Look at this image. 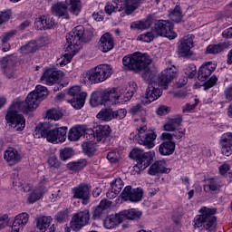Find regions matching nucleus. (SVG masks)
Returning a JSON list of instances; mask_svg holds the SVG:
<instances>
[{
    "mask_svg": "<svg viewBox=\"0 0 232 232\" xmlns=\"http://www.w3.org/2000/svg\"><path fill=\"white\" fill-rule=\"evenodd\" d=\"M122 63L123 66L128 68V70H132L136 72H142V78L149 84L145 93V99H147L146 102H153V101H157V99L162 95L160 89L155 88L153 84H151V81L155 78V74H153L149 67L150 64H151V59H150L148 54L134 53L124 56Z\"/></svg>",
    "mask_w": 232,
    "mask_h": 232,
    "instance_id": "nucleus-1",
    "label": "nucleus"
},
{
    "mask_svg": "<svg viewBox=\"0 0 232 232\" xmlns=\"http://www.w3.org/2000/svg\"><path fill=\"white\" fill-rule=\"evenodd\" d=\"M40 103L41 100L34 95L33 92H30L25 102L17 100L12 103L5 115V121L10 124L11 128H14L16 131H23L26 126V120H24L23 114H19V111H22V113H29V111L36 110Z\"/></svg>",
    "mask_w": 232,
    "mask_h": 232,
    "instance_id": "nucleus-2",
    "label": "nucleus"
},
{
    "mask_svg": "<svg viewBox=\"0 0 232 232\" xmlns=\"http://www.w3.org/2000/svg\"><path fill=\"white\" fill-rule=\"evenodd\" d=\"M67 127H60L52 129V125L48 122L40 123L35 127L34 137L36 139H46L48 142H64L66 140Z\"/></svg>",
    "mask_w": 232,
    "mask_h": 232,
    "instance_id": "nucleus-3",
    "label": "nucleus"
},
{
    "mask_svg": "<svg viewBox=\"0 0 232 232\" xmlns=\"http://www.w3.org/2000/svg\"><path fill=\"white\" fill-rule=\"evenodd\" d=\"M111 133V129L110 126H99L95 130H89V134L86 135V142L82 146V150L86 155L89 157L93 155L97 151L95 144L97 142H105L106 138Z\"/></svg>",
    "mask_w": 232,
    "mask_h": 232,
    "instance_id": "nucleus-4",
    "label": "nucleus"
},
{
    "mask_svg": "<svg viewBox=\"0 0 232 232\" xmlns=\"http://www.w3.org/2000/svg\"><path fill=\"white\" fill-rule=\"evenodd\" d=\"M199 215H197L193 220L194 229H199L202 231H215L217 227V209L208 208V207H202L199 209Z\"/></svg>",
    "mask_w": 232,
    "mask_h": 232,
    "instance_id": "nucleus-5",
    "label": "nucleus"
},
{
    "mask_svg": "<svg viewBox=\"0 0 232 232\" xmlns=\"http://www.w3.org/2000/svg\"><path fill=\"white\" fill-rule=\"evenodd\" d=\"M113 73V68L110 64H100L90 70L83 75L85 84H99L110 79Z\"/></svg>",
    "mask_w": 232,
    "mask_h": 232,
    "instance_id": "nucleus-6",
    "label": "nucleus"
},
{
    "mask_svg": "<svg viewBox=\"0 0 232 232\" xmlns=\"http://www.w3.org/2000/svg\"><path fill=\"white\" fill-rule=\"evenodd\" d=\"M215 70H217V63L213 62H207L198 69V79L201 82H204L203 88L205 91L213 88V86L218 82V78L216 75L211 76V73H213Z\"/></svg>",
    "mask_w": 232,
    "mask_h": 232,
    "instance_id": "nucleus-7",
    "label": "nucleus"
},
{
    "mask_svg": "<svg viewBox=\"0 0 232 232\" xmlns=\"http://www.w3.org/2000/svg\"><path fill=\"white\" fill-rule=\"evenodd\" d=\"M130 159L136 160L137 164L134 166V169L139 171H144L150 164L153 163L155 159V151L150 150L144 152L141 149L134 148L129 154Z\"/></svg>",
    "mask_w": 232,
    "mask_h": 232,
    "instance_id": "nucleus-8",
    "label": "nucleus"
},
{
    "mask_svg": "<svg viewBox=\"0 0 232 232\" xmlns=\"http://www.w3.org/2000/svg\"><path fill=\"white\" fill-rule=\"evenodd\" d=\"M119 97H121V94L117 89L96 91L91 95L90 104L92 108H97V106H101L104 102H117Z\"/></svg>",
    "mask_w": 232,
    "mask_h": 232,
    "instance_id": "nucleus-9",
    "label": "nucleus"
},
{
    "mask_svg": "<svg viewBox=\"0 0 232 232\" xmlns=\"http://www.w3.org/2000/svg\"><path fill=\"white\" fill-rule=\"evenodd\" d=\"M84 39V27L82 25H78L74 27L72 32L66 35L67 47L66 51L71 52V53H77L82 44Z\"/></svg>",
    "mask_w": 232,
    "mask_h": 232,
    "instance_id": "nucleus-10",
    "label": "nucleus"
},
{
    "mask_svg": "<svg viewBox=\"0 0 232 232\" xmlns=\"http://www.w3.org/2000/svg\"><path fill=\"white\" fill-rule=\"evenodd\" d=\"M154 26L152 30L157 34V37H167L170 41L177 37V33L173 32V25L171 23L165 20L153 19Z\"/></svg>",
    "mask_w": 232,
    "mask_h": 232,
    "instance_id": "nucleus-11",
    "label": "nucleus"
},
{
    "mask_svg": "<svg viewBox=\"0 0 232 232\" xmlns=\"http://www.w3.org/2000/svg\"><path fill=\"white\" fill-rule=\"evenodd\" d=\"M138 131V139L136 140L141 146H144L148 150H151L155 148V140L157 139V134L153 131L148 132V127L141 126L137 129Z\"/></svg>",
    "mask_w": 232,
    "mask_h": 232,
    "instance_id": "nucleus-12",
    "label": "nucleus"
},
{
    "mask_svg": "<svg viewBox=\"0 0 232 232\" xmlns=\"http://www.w3.org/2000/svg\"><path fill=\"white\" fill-rule=\"evenodd\" d=\"M88 224H90V210L84 209L72 216L70 227L72 231H81Z\"/></svg>",
    "mask_w": 232,
    "mask_h": 232,
    "instance_id": "nucleus-13",
    "label": "nucleus"
},
{
    "mask_svg": "<svg viewBox=\"0 0 232 232\" xmlns=\"http://www.w3.org/2000/svg\"><path fill=\"white\" fill-rule=\"evenodd\" d=\"M120 197H121V200H124V202H140L144 197V190L141 188H133L131 186H126Z\"/></svg>",
    "mask_w": 232,
    "mask_h": 232,
    "instance_id": "nucleus-14",
    "label": "nucleus"
},
{
    "mask_svg": "<svg viewBox=\"0 0 232 232\" xmlns=\"http://www.w3.org/2000/svg\"><path fill=\"white\" fill-rule=\"evenodd\" d=\"M72 198L82 200V203L86 205L90 202V195L92 193V186L82 183L72 189Z\"/></svg>",
    "mask_w": 232,
    "mask_h": 232,
    "instance_id": "nucleus-15",
    "label": "nucleus"
},
{
    "mask_svg": "<svg viewBox=\"0 0 232 232\" xmlns=\"http://www.w3.org/2000/svg\"><path fill=\"white\" fill-rule=\"evenodd\" d=\"M177 77V67L172 65L161 72L158 78V84L161 90H168V85Z\"/></svg>",
    "mask_w": 232,
    "mask_h": 232,
    "instance_id": "nucleus-16",
    "label": "nucleus"
},
{
    "mask_svg": "<svg viewBox=\"0 0 232 232\" xmlns=\"http://www.w3.org/2000/svg\"><path fill=\"white\" fill-rule=\"evenodd\" d=\"M193 39V34H188L181 39L178 48L179 55H180V57H189L193 55V53L191 52Z\"/></svg>",
    "mask_w": 232,
    "mask_h": 232,
    "instance_id": "nucleus-17",
    "label": "nucleus"
},
{
    "mask_svg": "<svg viewBox=\"0 0 232 232\" xmlns=\"http://www.w3.org/2000/svg\"><path fill=\"white\" fill-rule=\"evenodd\" d=\"M88 126L86 125H76L70 129L68 132V140L72 142L79 140L84 135L85 139L88 134H90Z\"/></svg>",
    "mask_w": 232,
    "mask_h": 232,
    "instance_id": "nucleus-18",
    "label": "nucleus"
},
{
    "mask_svg": "<svg viewBox=\"0 0 232 232\" xmlns=\"http://www.w3.org/2000/svg\"><path fill=\"white\" fill-rule=\"evenodd\" d=\"M48 192V188L46 187V182L42 181L38 186L33 190L28 196L29 204H34L37 200H41L43 197Z\"/></svg>",
    "mask_w": 232,
    "mask_h": 232,
    "instance_id": "nucleus-19",
    "label": "nucleus"
},
{
    "mask_svg": "<svg viewBox=\"0 0 232 232\" xmlns=\"http://www.w3.org/2000/svg\"><path fill=\"white\" fill-rule=\"evenodd\" d=\"M60 77L61 72L55 71L53 69H46L41 76L40 81L44 82V84L53 86V84H55V82L59 81Z\"/></svg>",
    "mask_w": 232,
    "mask_h": 232,
    "instance_id": "nucleus-20",
    "label": "nucleus"
},
{
    "mask_svg": "<svg viewBox=\"0 0 232 232\" xmlns=\"http://www.w3.org/2000/svg\"><path fill=\"white\" fill-rule=\"evenodd\" d=\"M4 159L6 160V162H12V164H19L20 160H23V152H21V150L9 147L5 151Z\"/></svg>",
    "mask_w": 232,
    "mask_h": 232,
    "instance_id": "nucleus-21",
    "label": "nucleus"
},
{
    "mask_svg": "<svg viewBox=\"0 0 232 232\" xmlns=\"http://www.w3.org/2000/svg\"><path fill=\"white\" fill-rule=\"evenodd\" d=\"M110 191L106 194L107 198H115V197L122 191V188H124V181L121 178H116L110 183Z\"/></svg>",
    "mask_w": 232,
    "mask_h": 232,
    "instance_id": "nucleus-22",
    "label": "nucleus"
},
{
    "mask_svg": "<svg viewBox=\"0 0 232 232\" xmlns=\"http://www.w3.org/2000/svg\"><path fill=\"white\" fill-rule=\"evenodd\" d=\"M29 216L28 213L23 212L18 214L13 222L11 232H20L26 224H28Z\"/></svg>",
    "mask_w": 232,
    "mask_h": 232,
    "instance_id": "nucleus-23",
    "label": "nucleus"
},
{
    "mask_svg": "<svg viewBox=\"0 0 232 232\" xmlns=\"http://www.w3.org/2000/svg\"><path fill=\"white\" fill-rule=\"evenodd\" d=\"M53 15L56 17H64V19H70L68 16V5L65 2H56L53 4L51 7Z\"/></svg>",
    "mask_w": 232,
    "mask_h": 232,
    "instance_id": "nucleus-24",
    "label": "nucleus"
},
{
    "mask_svg": "<svg viewBox=\"0 0 232 232\" xmlns=\"http://www.w3.org/2000/svg\"><path fill=\"white\" fill-rule=\"evenodd\" d=\"M113 46H114L113 36H111L110 33L104 34L100 39L99 49L102 51L103 53H106L107 52L113 50Z\"/></svg>",
    "mask_w": 232,
    "mask_h": 232,
    "instance_id": "nucleus-25",
    "label": "nucleus"
},
{
    "mask_svg": "<svg viewBox=\"0 0 232 232\" xmlns=\"http://www.w3.org/2000/svg\"><path fill=\"white\" fill-rule=\"evenodd\" d=\"M149 175L155 177L160 173H169V169L166 168V161H155L148 170Z\"/></svg>",
    "mask_w": 232,
    "mask_h": 232,
    "instance_id": "nucleus-26",
    "label": "nucleus"
},
{
    "mask_svg": "<svg viewBox=\"0 0 232 232\" xmlns=\"http://www.w3.org/2000/svg\"><path fill=\"white\" fill-rule=\"evenodd\" d=\"M176 143L171 140H163L159 147V152L163 156H169L175 153Z\"/></svg>",
    "mask_w": 232,
    "mask_h": 232,
    "instance_id": "nucleus-27",
    "label": "nucleus"
},
{
    "mask_svg": "<svg viewBox=\"0 0 232 232\" xmlns=\"http://www.w3.org/2000/svg\"><path fill=\"white\" fill-rule=\"evenodd\" d=\"M182 125V116L176 115L173 118L169 119L164 125L163 130L165 131H175V130H179Z\"/></svg>",
    "mask_w": 232,
    "mask_h": 232,
    "instance_id": "nucleus-28",
    "label": "nucleus"
},
{
    "mask_svg": "<svg viewBox=\"0 0 232 232\" xmlns=\"http://www.w3.org/2000/svg\"><path fill=\"white\" fill-rule=\"evenodd\" d=\"M169 132H163L161 134V140H173V139H176V140H180L184 135H186V129H176L175 130H170Z\"/></svg>",
    "mask_w": 232,
    "mask_h": 232,
    "instance_id": "nucleus-29",
    "label": "nucleus"
},
{
    "mask_svg": "<svg viewBox=\"0 0 232 232\" xmlns=\"http://www.w3.org/2000/svg\"><path fill=\"white\" fill-rule=\"evenodd\" d=\"M65 5L72 15H79L81 14V10L82 8V3L81 0H65Z\"/></svg>",
    "mask_w": 232,
    "mask_h": 232,
    "instance_id": "nucleus-30",
    "label": "nucleus"
},
{
    "mask_svg": "<svg viewBox=\"0 0 232 232\" xmlns=\"http://www.w3.org/2000/svg\"><path fill=\"white\" fill-rule=\"evenodd\" d=\"M153 24V16L149 15L146 20L136 21L130 24L132 30H147Z\"/></svg>",
    "mask_w": 232,
    "mask_h": 232,
    "instance_id": "nucleus-31",
    "label": "nucleus"
},
{
    "mask_svg": "<svg viewBox=\"0 0 232 232\" xmlns=\"http://www.w3.org/2000/svg\"><path fill=\"white\" fill-rule=\"evenodd\" d=\"M110 206H111V203L108 199H102L100 202L99 206H97L95 208L93 215H92V218L94 220L101 218V216L102 215V213H104V210L108 209V208H110Z\"/></svg>",
    "mask_w": 232,
    "mask_h": 232,
    "instance_id": "nucleus-32",
    "label": "nucleus"
},
{
    "mask_svg": "<svg viewBox=\"0 0 232 232\" xmlns=\"http://www.w3.org/2000/svg\"><path fill=\"white\" fill-rule=\"evenodd\" d=\"M141 0H121V3H123V10H125V14L130 15V14H133V11L139 8V5Z\"/></svg>",
    "mask_w": 232,
    "mask_h": 232,
    "instance_id": "nucleus-33",
    "label": "nucleus"
},
{
    "mask_svg": "<svg viewBox=\"0 0 232 232\" xmlns=\"http://www.w3.org/2000/svg\"><path fill=\"white\" fill-rule=\"evenodd\" d=\"M86 92H82V96L74 97L71 100H68L67 102H70V104L74 108L75 110H81L84 106V102H86Z\"/></svg>",
    "mask_w": 232,
    "mask_h": 232,
    "instance_id": "nucleus-34",
    "label": "nucleus"
},
{
    "mask_svg": "<svg viewBox=\"0 0 232 232\" xmlns=\"http://www.w3.org/2000/svg\"><path fill=\"white\" fill-rule=\"evenodd\" d=\"M17 62V58L15 56H5L0 61V64L3 69H5V73H6L9 68H14L15 66V63Z\"/></svg>",
    "mask_w": 232,
    "mask_h": 232,
    "instance_id": "nucleus-35",
    "label": "nucleus"
},
{
    "mask_svg": "<svg viewBox=\"0 0 232 232\" xmlns=\"http://www.w3.org/2000/svg\"><path fill=\"white\" fill-rule=\"evenodd\" d=\"M220 189V182L217 179H210L208 183L204 185V191L206 193H211L213 191H218Z\"/></svg>",
    "mask_w": 232,
    "mask_h": 232,
    "instance_id": "nucleus-36",
    "label": "nucleus"
},
{
    "mask_svg": "<svg viewBox=\"0 0 232 232\" xmlns=\"http://www.w3.org/2000/svg\"><path fill=\"white\" fill-rule=\"evenodd\" d=\"M122 217L121 216H111L110 218H107L104 221V227L106 229H111L117 226V224H121L122 222Z\"/></svg>",
    "mask_w": 232,
    "mask_h": 232,
    "instance_id": "nucleus-37",
    "label": "nucleus"
},
{
    "mask_svg": "<svg viewBox=\"0 0 232 232\" xmlns=\"http://www.w3.org/2000/svg\"><path fill=\"white\" fill-rule=\"evenodd\" d=\"M97 119L100 121H104L105 122H110L113 121V110L112 109H102L97 115Z\"/></svg>",
    "mask_w": 232,
    "mask_h": 232,
    "instance_id": "nucleus-38",
    "label": "nucleus"
},
{
    "mask_svg": "<svg viewBox=\"0 0 232 232\" xmlns=\"http://www.w3.org/2000/svg\"><path fill=\"white\" fill-rule=\"evenodd\" d=\"M38 101L43 102L48 97V89L43 85H37L35 90L32 92Z\"/></svg>",
    "mask_w": 232,
    "mask_h": 232,
    "instance_id": "nucleus-39",
    "label": "nucleus"
},
{
    "mask_svg": "<svg viewBox=\"0 0 232 232\" xmlns=\"http://www.w3.org/2000/svg\"><path fill=\"white\" fill-rule=\"evenodd\" d=\"M37 48H39L37 42L35 40H32L25 45H23L20 50L22 53L26 55L28 53H34V52H37Z\"/></svg>",
    "mask_w": 232,
    "mask_h": 232,
    "instance_id": "nucleus-40",
    "label": "nucleus"
},
{
    "mask_svg": "<svg viewBox=\"0 0 232 232\" xmlns=\"http://www.w3.org/2000/svg\"><path fill=\"white\" fill-rule=\"evenodd\" d=\"M121 217H123L124 218H128V220H139V218L142 217V212L135 208H131L130 210H125L122 213Z\"/></svg>",
    "mask_w": 232,
    "mask_h": 232,
    "instance_id": "nucleus-41",
    "label": "nucleus"
},
{
    "mask_svg": "<svg viewBox=\"0 0 232 232\" xmlns=\"http://www.w3.org/2000/svg\"><path fill=\"white\" fill-rule=\"evenodd\" d=\"M169 17L173 23H180V21H182V11L180 10V6L176 5L169 14Z\"/></svg>",
    "mask_w": 232,
    "mask_h": 232,
    "instance_id": "nucleus-42",
    "label": "nucleus"
},
{
    "mask_svg": "<svg viewBox=\"0 0 232 232\" xmlns=\"http://www.w3.org/2000/svg\"><path fill=\"white\" fill-rule=\"evenodd\" d=\"M219 175L223 177L227 175L229 180H232V171H231V165L228 163H223L218 167Z\"/></svg>",
    "mask_w": 232,
    "mask_h": 232,
    "instance_id": "nucleus-43",
    "label": "nucleus"
},
{
    "mask_svg": "<svg viewBox=\"0 0 232 232\" xmlns=\"http://www.w3.org/2000/svg\"><path fill=\"white\" fill-rule=\"evenodd\" d=\"M157 34H155V31L151 29L150 32H148L146 34H142L140 36H138V39L140 41H143V43H151L154 39H157Z\"/></svg>",
    "mask_w": 232,
    "mask_h": 232,
    "instance_id": "nucleus-44",
    "label": "nucleus"
},
{
    "mask_svg": "<svg viewBox=\"0 0 232 232\" xmlns=\"http://www.w3.org/2000/svg\"><path fill=\"white\" fill-rule=\"evenodd\" d=\"M224 50V44H210L207 47L206 53H220Z\"/></svg>",
    "mask_w": 232,
    "mask_h": 232,
    "instance_id": "nucleus-45",
    "label": "nucleus"
},
{
    "mask_svg": "<svg viewBox=\"0 0 232 232\" xmlns=\"http://www.w3.org/2000/svg\"><path fill=\"white\" fill-rule=\"evenodd\" d=\"M122 10H124V7L122 5L119 7V5L115 6L111 3H107V5H105V12L108 14V15H111L113 12H122Z\"/></svg>",
    "mask_w": 232,
    "mask_h": 232,
    "instance_id": "nucleus-46",
    "label": "nucleus"
},
{
    "mask_svg": "<svg viewBox=\"0 0 232 232\" xmlns=\"http://www.w3.org/2000/svg\"><path fill=\"white\" fill-rule=\"evenodd\" d=\"M184 73L187 75V77H188V79H193L195 75H197V66H195L193 63L188 64L184 69Z\"/></svg>",
    "mask_w": 232,
    "mask_h": 232,
    "instance_id": "nucleus-47",
    "label": "nucleus"
},
{
    "mask_svg": "<svg viewBox=\"0 0 232 232\" xmlns=\"http://www.w3.org/2000/svg\"><path fill=\"white\" fill-rule=\"evenodd\" d=\"M220 145L232 147V132H226L221 136Z\"/></svg>",
    "mask_w": 232,
    "mask_h": 232,
    "instance_id": "nucleus-48",
    "label": "nucleus"
},
{
    "mask_svg": "<svg viewBox=\"0 0 232 232\" xmlns=\"http://www.w3.org/2000/svg\"><path fill=\"white\" fill-rule=\"evenodd\" d=\"M73 155V150L72 148H65L60 150V159L62 160H68V159H72Z\"/></svg>",
    "mask_w": 232,
    "mask_h": 232,
    "instance_id": "nucleus-49",
    "label": "nucleus"
},
{
    "mask_svg": "<svg viewBox=\"0 0 232 232\" xmlns=\"http://www.w3.org/2000/svg\"><path fill=\"white\" fill-rule=\"evenodd\" d=\"M56 222L59 224H63L68 220V210H62L59 211L54 217Z\"/></svg>",
    "mask_w": 232,
    "mask_h": 232,
    "instance_id": "nucleus-50",
    "label": "nucleus"
},
{
    "mask_svg": "<svg viewBox=\"0 0 232 232\" xmlns=\"http://www.w3.org/2000/svg\"><path fill=\"white\" fill-rule=\"evenodd\" d=\"M82 93H86L85 92H81V86H73L68 91V95L71 97H82Z\"/></svg>",
    "mask_w": 232,
    "mask_h": 232,
    "instance_id": "nucleus-51",
    "label": "nucleus"
},
{
    "mask_svg": "<svg viewBox=\"0 0 232 232\" xmlns=\"http://www.w3.org/2000/svg\"><path fill=\"white\" fill-rule=\"evenodd\" d=\"M55 26V20L53 17H51L50 15H44V30H52Z\"/></svg>",
    "mask_w": 232,
    "mask_h": 232,
    "instance_id": "nucleus-52",
    "label": "nucleus"
},
{
    "mask_svg": "<svg viewBox=\"0 0 232 232\" xmlns=\"http://www.w3.org/2000/svg\"><path fill=\"white\" fill-rule=\"evenodd\" d=\"M46 116L52 121H59V119L63 117V113H61L59 111L55 109H52L47 111Z\"/></svg>",
    "mask_w": 232,
    "mask_h": 232,
    "instance_id": "nucleus-53",
    "label": "nucleus"
},
{
    "mask_svg": "<svg viewBox=\"0 0 232 232\" xmlns=\"http://www.w3.org/2000/svg\"><path fill=\"white\" fill-rule=\"evenodd\" d=\"M86 166V161L82 160V162L78 161V162H72L68 165L69 169H72V171H81L82 168Z\"/></svg>",
    "mask_w": 232,
    "mask_h": 232,
    "instance_id": "nucleus-54",
    "label": "nucleus"
},
{
    "mask_svg": "<svg viewBox=\"0 0 232 232\" xmlns=\"http://www.w3.org/2000/svg\"><path fill=\"white\" fill-rule=\"evenodd\" d=\"M10 17H12V11L6 10L0 12V26L10 21Z\"/></svg>",
    "mask_w": 232,
    "mask_h": 232,
    "instance_id": "nucleus-55",
    "label": "nucleus"
},
{
    "mask_svg": "<svg viewBox=\"0 0 232 232\" xmlns=\"http://www.w3.org/2000/svg\"><path fill=\"white\" fill-rule=\"evenodd\" d=\"M15 35H17L16 30H11L9 32L5 33L2 35V43H8V41H12V39H14Z\"/></svg>",
    "mask_w": 232,
    "mask_h": 232,
    "instance_id": "nucleus-56",
    "label": "nucleus"
},
{
    "mask_svg": "<svg viewBox=\"0 0 232 232\" xmlns=\"http://www.w3.org/2000/svg\"><path fill=\"white\" fill-rule=\"evenodd\" d=\"M128 111L126 109H120L118 111H112L113 119H118V121H122L126 117Z\"/></svg>",
    "mask_w": 232,
    "mask_h": 232,
    "instance_id": "nucleus-57",
    "label": "nucleus"
},
{
    "mask_svg": "<svg viewBox=\"0 0 232 232\" xmlns=\"http://www.w3.org/2000/svg\"><path fill=\"white\" fill-rule=\"evenodd\" d=\"M107 159L112 163L119 162L121 154L117 151H111L107 154Z\"/></svg>",
    "mask_w": 232,
    "mask_h": 232,
    "instance_id": "nucleus-58",
    "label": "nucleus"
},
{
    "mask_svg": "<svg viewBox=\"0 0 232 232\" xmlns=\"http://www.w3.org/2000/svg\"><path fill=\"white\" fill-rule=\"evenodd\" d=\"M142 111H144V109H142V104L137 103L130 109L129 113H130V115H139V113H142Z\"/></svg>",
    "mask_w": 232,
    "mask_h": 232,
    "instance_id": "nucleus-59",
    "label": "nucleus"
},
{
    "mask_svg": "<svg viewBox=\"0 0 232 232\" xmlns=\"http://www.w3.org/2000/svg\"><path fill=\"white\" fill-rule=\"evenodd\" d=\"M34 26L36 30H43V28L44 29V15H42L35 19Z\"/></svg>",
    "mask_w": 232,
    "mask_h": 232,
    "instance_id": "nucleus-60",
    "label": "nucleus"
},
{
    "mask_svg": "<svg viewBox=\"0 0 232 232\" xmlns=\"http://www.w3.org/2000/svg\"><path fill=\"white\" fill-rule=\"evenodd\" d=\"M48 164L51 168H60V166H61L59 160H57V157H55V156H51L48 159Z\"/></svg>",
    "mask_w": 232,
    "mask_h": 232,
    "instance_id": "nucleus-61",
    "label": "nucleus"
},
{
    "mask_svg": "<svg viewBox=\"0 0 232 232\" xmlns=\"http://www.w3.org/2000/svg\"><path fill=\"white\" fill-rule=\"evenodd\" d=\"M169 111H171V109L169 107L162 105L157 110V114L160 116L168 115Z\"/></svg>",
    "mask_w": 232,
    "mask_h": 232,
    "instance_id": "nucleus-62",
    "label": "nucleus"
},
{
    "mask_svg": "<svg viewBox=\"0 0 232 232\" xmlns=\"http://www.w3.org/2000/svg\"><path fill=\"white\" fill-rule=\"evenodd\" d=\"M225 99L227 102H231L232 101V85L227 87L224 91Z\"/></svg>",
    "mask_w": 232,
    "mask_h": 232,
    "instance_id": "nucleus-63",
    "label": "nucleus"
},
{
    "mask_svg": "<svg viewBox=\"0 0 232 232\" xmlns=\"http://www.w3.org/2000/svg\"><path fill=\"white\" fill-rule=\"evenodd\" d=\"M221 151L226 157H229L232 154L231 146H221Z\"/></svg>",
    "mask_w": 232,
    "mask_h": 232,
    "instance_id": "nucleus-64",
    "label": "nucleus"
}]
</instances>
